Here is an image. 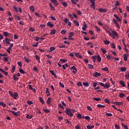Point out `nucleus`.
I'll return each instance as SVG.
<instances>
[{
	"label": "nucleus",
	"mask_w": 129,
	"mask_h": 129,
	"mask_svg": "<svg viewBox=\"0 0 129 129\" xmlns=\"http://www.w3.org/2000/svg\"><path fill=\"white\" fill-rule=\"evenodd\" d=\"M93 99L96 101H99L100 100H101V99L99 98H93Z\"/></svg>",
	"instance_id": "46"
},
{
	"label": "nucleus",
	"mask_w": 129,
	"mask_h": 129,
	"mask_svg": "<svg viewBox=\"0 0 129 129\" xmlns=\"http://www.w3.org/2000/svg\"><path fill=\"white\" fill-rule=\"evenodd\" d=\"M120 70L122 72H125L126 71V68L125 67H121Z\"/></svg>",
	"instance_id": "31"
},
{
	"label": "nucleus",
	"mask_w": 129,
	"mask_h": 129,
	"mask_svg": "<svg viewBox=\"0 0 129 129\" xmlns=\"http://www.w3.org/2000/svg\"><path fill=\"white\" fill-rule=\"evenodd\" d=\"M112 22L114 23V24L116 26L117 28H118V29L120 28L119 27V25H118V23H117V22L114 18H113Z\"/></svg>",
	"instance_id": "10"
},
{
	"label": "nucleus",
	"mask_w": 129,
	"mask_h": 129,
	"mask_svg": "<svg viewBox=\"0 0 129 129\" xmlns=\"http://www.w3.org/2000/svg\"><path fill=\"white\" fill-rule=\"evenodd\" d=\"M24 59L26 63H29V62H30V60L29 59V58H27V57L26 56L24 57Z\"/></svg>",
	"instance_id": "47"
},
{
	"label": "nucleus",
	"mask_w": 129,
	"mask_h": 129,
	"mask_svg": "<svg viewBox=\"0 0 129 129\" xmlns=\"http://www.w3.org/2000/svg\"><path fill=\"white\" fill-rule=\"evenodd\" d=\"M19 72H20L22 74H24V73H26V72H24L23 69H19Z\"/></svg>",
	"instance_id": "50"
},
{
	"label": "nucleus",
	"mask_w": 129,
	"mask_h": 129,
	"mask_svg": "<svg viewBox=\"0 0 129 129\" xmlns=\"http://www.w3.org/2000/svg\"><path fill=\"white\" fill-rule=\"evenodd\" d=\"M11 112L16 117H18V116H20V113H21V112L20 111H18L16 112L13 111H11Z\"/></svg>",
	"instance_id": "7"
},
{
	"label": "nucleus",
	"mask_w": 129,
	"mask_h": 129,
	"mask_svg": "<svg viewBox=\"0 0 129 129\" xmlns=\"http://www.w3.org/2000/svg\"><path fill=\"white\" fill-rule=\"evenodd\" d=\"M39 101L42 103V104H44L45 103V101H44V99L42 98V97H39Z\"/></svg>",
	"instance_id": "37"
},
{
	"label": "nucleus",
	"mask_w": 129,
	"mask_h": 129,
	"mask_svg": "<svg viewBox=\"0 0 129 129\" xmlns=\"http://www.w3.org/2000/svg\"><path fill=\"white\" fill-rule=\"evenodd\" d=\"M0 71H1L2 72H3V73H4L5 75H6V76H8V72L5 71L4 70L0 69Z\"/></svg>",
	"instance_id": "34"
},
{
	"label": "nucleus",
	"mask_w": 129,
	"mask_h": 129,
	"mask_svg": "<svg viewBox=\"0 0 129 129\" xmlns=\"http://www.w3.org/2000/svg\"><path fill=\"white\" fill-rule=\"evenodd\" d=\"M104 101L105 102H106V103H108V104H110V101H109V100H108L107 98H105Z\"/></svg>",
	"instance_id": "36"
},
{
	"label": "nucleus",
	"mask_w": 129,
	"mask_h": 129,
	"mask_svg": "<svg viewBox=\"0 0 129 129\" xmlns=\"http://www.w3.org/2000/svg\"><path fill=\"white\" fill-rule=\"evenodd\" d=\"M51 3L54 4L55 6H58V3H57V0H50Z\"/></svg>",
	"instance_id": "18"
},
{
	"label": "nucleus",
	"mask_w": 129,
	"mask_h": 129,
	"mask_svg": "<svg viewBox=\"0 0 129 129\" xmlns=\"http://www.w3.org/2000/svg\"><path fill=\"white\" fill-rule=\"evenodd\" d=\"M124 77H125V78H126V79H129V73H128V75H125Z\"/></svg>",
	"instance_id": "64"
},
{
	"label": "nucleus",
	"mask_w": 129,
	"mask_h": 129,
	"mask_svg": "<svg viewBox=\"0 0 129 129\" xmlns=\"http://www.w3.org/2000/svg\"><path fill=\"white\" fill-rule=\"evenodd\" d=\"M97 107L99 108H103V107H105V105H101V104H98L97 105Z\"/></svg>",
	"instance_id": "29"
},
{
	"label": "nucleus",
	"mask_w": 129,
	"mask_h": 129,
	"mask_svg": "<svg viewBox=\"0 0 129 129\" xmlns=\"http://www.w3.org/2000/svg\"><path fill=\"white\" fill-rule=\"evenodd\" d=\"M74 36V32H72L69 33V38H72Z\"/></svg>",
	"instance_id": "28"
},
{
	"label": "nucleus",
	"mask_w": 129,
	"mask_h": 129,
	"mask_svg": "<svg viewBox=\"0 0 129 129\" xmlns=\"http://www.w3.org/2000/svg\"><path fill=\"white\" fill-rule=\"evenodd\" d=\"M43 111L46 113H49V112H50V111L47 109H43Z\"/></svg>",
	"instance_id": "52"
},
{
	"label": "nucleus",
	"mask_w": 129,
	"mask_h": 129,
	"mask_svg": "<svg viewBox=\"0 0 129 129\" xmlns=\"http://www.w3.org/2000/svg\"><path fill=\"white\" fill-rule=\"evenodd\" d=\"M27 104H29V105H31V104H33V101H27Z\"/></svg>",
	"instance_id": "58"
},
{
	"label": "nucleus",
	"mask_w": 129,
	"mask_h": 129,
	"mask_svg": "<svg viewBox=\"0 0 129 129\" xmlns=\"http://www.w3.org/2000/svg\"><path fill=\"white\" fill-rule=\"evenodd\" d=\"M13 9L14 10H15L16 12H17V13H20L21 14H22V9H21V8H17L16 7V6H13Z\"/></svg>",
	"instance_id": "6"
},
{
	"label": "nucleus",
	"mask_w": 129,
	"mask_h": 129,
	"mask_svg": "<svg viewBox=\"0 0 129 129\" xmlns=\"http://www.w3.org/2000/svg\"><path fill=\"white\" fill-rule=\"evenodd\" d=\"M11 39H9V38H5V42L6 43V44H8V45H10V44H11Z\"/></svg>",
	"instance_id": "15"
},
{
	"label": "nucleus",
	"mask_w": 129,
	"mask_h": 129,
	"mask_svg": "<svg viewBox=\"0 0 129 129\" xmlns=\"http://www.w3.org/2000/svg\"><path fill=\"white\" fill-rule=\"evenodd\" d=\"M16 71V66H13L12 69H11V72L12 73H14Z\"/></svg>",
	"instance_id": "27"
},
{
	"label": "nucleus",
	"mask_w": 129,
	"mask_h": 129,
	"mask_svg": "<svg viewBox=\"0 0 129 129\" xmlns=\"http://www.w3.org/2000/svg\"><path fill=\"white\" fill-rule=\"evenodd\" d=\"M88 67L89 68V69H93V68H94V67H93V65L91 64H88Z\"/></svg>",
	"instance_id": "42"
},
{
	"label": "nucleus",
	"mask_w": 129,
	"mask_h": 129,
	"mask_svg": "<svg viewBox=\"0 0 129 129\" xmlns=\"http://www.w3.org/2000/svg\"><path fill=\"white\" fill-rule=\"evenodd\" d=\"M62 6L63 7H65V8H66V7H67L68 6L67 3H66V2H62Z\"/></svg>",
	"instance_id": "60"
},
{
	"label": "nucleus",
	"mask_w": 129,
	"mask_h": 129,
	"mask_svg": "<svg viewBox=\"0 0 129 129\" xmlns=\"http://www.w3.org/2000/svg\"><path fill=\"white\" fill-rule=\"evenodd\" d=\"M74 24H75L76 26H77V27H79V23H78V21L77 20H74Z\"/></svg>",
	"instance_id": "30"
},
{
	"label": "nucleus",
	"mask_w": 129,
	"mask_h": 129,
	"mask_svg": "<svg viewBox=\"0 0 129 129\" xmlns=\"http://www.w3.org/2000/svg\"><path fill=\"white\" fill-rule=\"evenodd\" d=\"M99 83L101 85V86H102L103 87H104V88H107V89H108V88L110 87V85L109 84V83H106L105 84H104L103 83L101 82H100Z\"/></svg>",
	"instance_id": "3"
},
{
	"label": "nucleus",
	"mask_w": 129,
	"mask_h": 129,
	"mask_svg": "<svg viewBox=\"0 0 129 129\" xmlns=\"http://www.w3.org/2000/svg\"><path fill=\"white\" fill-rule=\"evenodd\" d=\"M87 28V25L86 24H84V27H82V30L83 31H86V28Z\"/></svg>",
	"instance_id": "43"
},
{
	"label": "nucleus",
	"mask_w": 129,
	"mask_h": 129,
	"mask_svg": "<svg viewBox=\"0 0 129 129\" xmlns=\"http://www.w3.org/2000/svg\"><path fill=\"white\" fill-rule=\"evenodd\" d=\"M90 2L91 4V8H92V9H95V2H94L93 0H90Z\"/></svg>",
	"instance_id": "9"
},
{
	"label": "nucleus",
	"mask_w": 129,
	"mask_h": 129,
	"mask_svg": "<svg viewBox=\"0 0 129 129\" xmlns=\"http://www.w3.org/2000/svg\"><path fill=\"white\" fill-rule=\"evenodd\" d=\"M94 77H98V76H101V74L98 72H95L93 74Z\"/></svg>",
	"instance_id": "14"
},
{
	"label": "nucleus",
	"mask_w": 129,
	"mask_h": 129,
	"mask_svg": "<svg viewBox=\"0 0 129 129\" xmlns=\"http://www.w3.org/2000/svg\"><path fill=\"white\" fill-rule=\"evenodd\" d=\"M29 31H30V32H34L35 31V28H33V27H30L29 28Z\"/></svg>",
	"instance_id": "57"
},
{
	"label": "nucleus",
	"mask_w": 129,
	"mask_h": 129,
	"mask_svg": "<svg viewBox=\"0 0 129 129\" xmlns=\"http://www.w3.org/2000/svg\"><path fill=\"white\" fill-rule=\"evenodd\" d=\"M49 5L50 7L51 11H55V8L53 7V6L51 4V3H49Z\"/></svg>",
	"instance_id": "39"
},
{
	"label": "nucleus",
	"mask_w": 129,
	"mask_h": 129,
	"mask_svg": "<svg viewBox=\"0 0 129 129\" xmlns=\"http://www.w3.org/2000/svg\"><path fill=\"white\" fill-rule=\"evenodd\" d=\"M91 58L93 60H96L97 59V56L96 55H94L93 56H91Z\"/></svg>",
	"instance_id": "62"
},
{
	"label": "nucleus",
	"mask_w": 129,
	"mask_h": 129,
	"mask_svg": "<svg viewBox=\"0 0 129 129\" xmlns=\"http://www.w3.org/2000/svg\"><path fill=\"white\" fill-rule=\"evenodd\" d=\"M3 35L5 37H9V38H12L13 34L11 33H9L7 31H5L3 32Z\"/></svg>",
	"instance_id": "4"
},
{
	"label": "nucleus",
	"mask_w": 129,
	"mask_h": 129,
	"mask_svg": "<svg viewBox=\"0 0 129 129\" xmlns=\"http://www.w3.org/2000/svg\"><path fill=\"white\" fill-rule=\"evenodd\" d=\"M104 43L105 45H109V44H110V41H109V40H106L104 41Z\"/></svg>",
	"instance_id": "33"
},
{
	"label": "nucleus",
	"mask_w": 129,
	"mask_h": 129,
	"mask_svg": "<svg viewBox=\"0 0 129 129\" xmlns=\"http://www.w3.org/2000/svg\"><path fill=\"white\" fill-rule=\"evenodd\" d=\"M123 57H124V61H127V57H128V55H127L126 53H124L123 54Z\"/></svg>",
	"instance_id": "17"
},
{
	"label": "nucleus",
	"mask_w": 129,
	"mask_h": 129,
	"mask_svg": "<svg viewBox=\"0 0 129 129\" xmlns=\"http://www.w3.org/2000/svg\"><path fill=\"white\" fill-rule=\"evenodd\" d=\"M97 60L98 62H101V57L99 55L97 56Z\"/></svg>",
	"instance_id": "26"
},
{
	"label": "nucleus",
	"mask_w": 129,
	"mask_h": 129,
	"mask_svg": "<svg viewBox=\"0 0 129 129\" xmlns=\"http://www.w3.org/2000/svg\"><path fill=\"white\" fill-rule=\"evenodd\" d=\"M60 33L62 35H65V34H66V31H65V30H62L60 31Z\"/></svg>",
	"instance_id": "53"
},
{
	"label": "nucleus",
	"mask_w": 129,
	"mask_h": 129,
	"mask_svg": "<svg viewBox=\"0 0 129 129\" xmlns=\"http://www.w3.org/2000/svg\"><path fill=\"white\" fill-rule=\"evenodd\" d=\"M71 70H74L72 71V73H74V74H76L77 73V69H76V67L73 66L70 68Z\"/></svg>",
	"instance_id": "8"
},
{
	"label": "nucleus",
	"mask_w": 129,
	"mask_h": 129,
	"mask_svg": "<svg viewBox=\"0 0 129 129\" xmlns=\"http://www.w3.org/2000/svg\"><path fill=\"white\" fill-rule=\"evenodd\" d=\"M59 61L60 62H62L63 63H66L67 62V59H63L61 58L59 59Z\"/></svg>",
	"instance_id": "41"
},
{
	"label": "nucleus",
	"mask_w": 129,
	"mask_h": 129,
	"mask_svg": "<svg viewBox=\"0 0 129 129\" xmlns=\"http://www.w3.org/2000/svg\"><path fill=\"white\" fill-rule=\"evenodd\" d=\"M50 102H51V98L48 97L46 101V103L49 105L50 104Z\"/></svg>",
	"instance_id": "32"
},
{
	"label": "nucleus",
	"mask_w": 129,
	"mask_h": 129,
	"mask_svg": "<svg viewBox=\"0 0 129 129\" xmlns=\"http://www.w3.org/2000/svg\"><path fill=\"white\" fill-rule=\"evenodd\" d=\"M59 85L60 86V87H62V88H64V87H65V86H64V84H63V83L61 82L59 83Z\"/></svg>",
	"instance_id": "54"
},
{
	"label": "nucleus",
	"mask_w": 129,
	"mask_h": 129,
	"mask_svg": "<svg viewBox=\"0 0 129 129\" xmlns=\"http://www.w3.org/2000/svg\"><path fill=\"white\" fill-rule=\"evenodd\" d=\"M0 105L3 107H6L7 106V105L3 102H0Z\"/></svg>",
	"instance_id": "35"
},
{
	"label": "nucleus",
	"mask_w": 129,
	"mask_h": 129,
	"mask_svg": "<svg viewBox=\"0 0 129 129\" xmlns=\"http://www.w3.org/2000/svg\"><path fill=\"white\" fill-rule=\"evenodd\" d=\"M51 32L50 33V35H55L56 34V30L54 29L53 30H51Z\"/></svg>",
	"instance_id": "25"
},
{
	"label": "nucleus",
	"mask_w": 129,
	"mask_h": 129,
	"mask_svg": "<svg viewBox=\"0 0 129 129\" xmlns=\"http://www.w3.org/2000/svg\"><path fill=\"white\" fill-rule=\"evenodd\" d=\"M113 16L117 20V22H121V19H119V18L118 17H117V16L116 15L114 14L113 15Z\"/></svg>",
	"instance_id": "16"
},
{
	"label": "nucleus",
	"mask_w": 129,
	"mask_h": 129,
	"mask_svg": "<svg viewBox=\"0 0 129 129\" xmlns=\"http://www.w3.org/2000/svg\"><path fill=\"white\" fill-rule=\"evenodd\" d=\"M0 56L1 57H7V56H8V54H6V53H0Z\"/></svg>",
	"instance_id": "44"
},
{
	"label": "nucleus",
	"mask_w": 129,
	"mask_h": 129,
	"mask_svg": "<svg viewBox=\"0 0 129 129\" xmlns=\"http://www.w3.org/2000/svg\"><path fill=\"white\" fill-rule=\"evenodd\" d=\"M101 50L103 53V54H105L106 53V50L102 48H101Z\"/></svg>",
	"instance_id": "48"
},
{
	"label": "nucleus",
	"mask_w": 129,
	"mask_h": 129,
	"mask_svg": "<svg viewBox=\"0 0 129 129\" xmlns=\"http://www.w3.org/2000/svg\"><path fill=\"white\" fill-rule=\"evenodd\" d=\"M114 104H116V105H118V106H120V105H122L123 104V102H114Z\"/></svg>",
	"instance_id": "11"
},
{
	"label": "nucleus",
	"mask_w": 129,
	"mask_h": 129,
	"mask_svg": "<svg viewBox=\"0 0 129 129\" xmlns=\"http://www.w3.org/2000/svg\"><path fill=\"white\" fill-rule=\"evenodd\" d=\"M50 73H51V75H53L54 77H55V78H57V75L55 74V73H54V71L50 70L49 71Z\"/></svg>",
	"instance_id": "21"
},
{
	"label": "nucleus",
	"mask_w": 129,
	"mask_h": 129,
	"mask_svg": "<svg viewBox=\"0 0 129 129\" xmlns=\"http://www.w3.org/2000/svg\"><path fill=\"white\" fill-rule=\"evenodd\" d=\"M83 85L84 86H85V87H88V86H89V83H88V82H83Z\"/></svg>",
	"instance_id": "22"
},
{
	"label": "nucleus",
	"mask_w": 129,
	"mask_h": 129,
	"mask_svg": "<svg viewBox=\"0 0 129 129\" xmlns=\"http://www.w3.org/2000/svg\"><path fill=\"white\" fill-rule=\"evenodd\" d=\"M73 112H76V110H75V109H70V108H67L66 110L64 111L65 113L67 115H69L70 116H71V117H72L73 116Z\"/></svg>",
	"instance_id": "1"
},
{
	"label": "nucleus",
	"mask_w": 129,
	"mask_h": 129,
	"mask_svg": "<svg viewBox=\"0 0 129 129\" xmlns=\"http://www.w3.org/2000/svg\"><path fill=\"white\" fill-rule=\"evenodd\" d=\"M105 30L106 33H107V34H108V35L110 36V37H112L113 36V35H112V33L109 32V31H110V28H109V27L107 26L106 27H105Z\"/></svg>",
	"instance_id": "5"
},
{
	"label": "nucleus",
	"mask_w": 129,
	"mask_h": 129,
	"mask_svg": "<svg viewBox=\"0 0 129 129\" xmlns=\"http://www.w3.org/2000/svg\"><path fill=\"white\" fill-rule=\"evenodd\" d=\"M119 84L121 85L123 87H125V84H124V82L122 81H119Z\"/></svg>",
	"instance_id": "20"
},
{
	"label": "nucleus",
	"mask_w": 129,
	"mask_h": 129,
	"mask_svg": "<svg viewBox=\"0 0 129 129\" xmlns=\"http://www.w3.org/2000/svg\"><path fill=\"white\" fill-rule=\"evenodd\" d=\"M124 96H125V95L123 93H120L119 95V97H120V98H122L123 97H124Z\"/></svg>",
	"instance_id": "49"
},
{
	"label": "nucleus",
	"mask_w": 129,
	"mask_h": 129,
	"mask_svg": "<svg viewBox=\"0 0 129 129\" xmlns=\"http://www.w3.org/2000/svg\"><path fill=\"white\" fill-rule=\"evenodd\" d=\"M48 27H50V28H53L54 27V24H52L51 22H49L47 23Z\"/></svg>",
	"instance_id": "19"
},
{
	"label": "nucleus",
	"mask_w": 129,
	"mask_h": 129,
	"mask_svg": "<svg viewBox=\"0 0 129 129\" xmlns=\"http://www.w3.org/2000/svg\"><path fill=\"white\" fill-rule=\"evenodd\" d=\"M71 3L73 4V5H77L78 2H77L76 0H71Z\"/></svg>",
	"instance_id": "38"
},
{
	"label": "nucleus",
	"mask_w": 129,
	"mask_h": 129,
	"mask_svg": "<svg viewBox=\"0 0 129 129\" xmlns=\"http://www.w3.org/2000/svg\"><path fill=\"white\" fill-rule=\"evenodd\" d=\"M49 50H50L49 52H52L55 50V47H50Z\"/></svg>",
	"instance_id": "51"
},
{
	"label": "nucleus",
	"mask_w": 129,
	"mask_h": 129,
	"mask_svg": "<svg viewBox=\"0 0 129 129\" xmlns=\"http://www.w3.org/2000/svg\"><path fill=\"white\" fill-rule=\"evenodd\" d=\"M77 117H78V118H82V116H81V114H80V113L78 114Z\"/></svg>",
	"instance_id": "61"
},
{
	"label": "nucleus",
	"mask_w": 129,
	"mask_h": 129,
	"mask_svg": "<svg viewBox=\"0 0 129 129\" xmlns=\"http://www.w3.org/2000/svg\"><path fill=\"white\" fill-rule=\"evenodd\" d=\"M121 124L122 126H123V127H124V129H128V127H127V125H124L123 124V123H121Z\"/></svg>",
	"instance_id": "40"
},
{
	"label": "nucleus",
	"mask_w": 129,
	"mask_h": 129,
	"mask_svg": "<svg viewBox=\"0 0 129 129\" xmlns=\"http://www.w3.org/2000/svg\"><path fill=\"white\" fill-rule=\"evenodd\" d=\"M33 117V116H30V114H27L26 115V118H27L28 119H31V118Z\"/></svg>",
	"instance_id": "45"
},
{
	"label": "nucleus",
	"mask_w": 129,
	"mask_h": 129,
	"mask_svg": "<svg viewBox=\"0 0 129 129\" xmlns=\"http://www.w3.org/2000/svg\"><path fill=\"white\" fill-rule=\"evenodd\" d=\"M13 79H14V80H18V79H19L17 77V76H16V75H13Z\"/></svg>",
	"instance_id": "56"
},
{
	"label": "nucleus",
	"mask_w": 129,
	"mask_h": 129,
	"mask_svg": "<svg viewBox=\"0 0 129 129\" xmlns=\"http://www.w3.org/2000/svg\"><path fill=\"white\" fill-rule=\"evenodd\" d=\"M9 93L14 99H17V98L19 96V94L17 92L12 93L11 91H9Z\"/></svg>",
	"instance_id": "2"
},
{
	"label": "nucleus",
	"mask_w": 129,
	"mask_h": 129,
	"mask_svg": "<svg viewBox=\"0 0 129 129\" xmlns=\"http://www.w3.org/2000/svg\"><path fill=\"white\" fill-rule=\"evenodd\" d=\"M39 45V42H36L35 44H32V46L33 47H38V45Z\"/></svg>",
	"instance_id": "55"
},
{
	"label": "nucleus",
	"mask_w": 129,
	"mask_h": 129,
	"mask_svg": "<svg viewBox=\"0 0 129 129\" xmlns=\"http://www.w3.org/2000/svg\"><path fill=\"white\" fill-rule=\"evenodd\" d=\"M29 9L31 12H32V13H34V12H35V8H34V6H30L29 7Z\"/></svg>",
	"instance_id": "23"
},
{
	"label": "nucleus",
	"mask_w": 129,
	"mask_h": 129,
	"mask_svg": "<svg viewBox=\"0 0 129 129\" xmlns=\"http://www.w3.org/2000/svg\"><path fill=\"white\" fill-rule=\"evenodd\" d=\"M35 57L36 60H40V56H38V55L36 54Z\"/></svg>",
	"instance_id": "63"
},
{
	"label": "nucleus",
	"mask_w": 129,
	"mask_h": 129,
	"mask_svg": "<svg viewBox=\"0 0 129 129\" xmlns=\"http://www.w3.org/2000/svg\"><path fill=\"white\" fill-rule=\"evenodd\" d=\"M112 35H113V36L111 37H113V36H114L115 37H118V34H117V32L113 30H112Z\"/></svg>",
	"instance_id": "12"
},
{
	"label": "nucleus",
	"mask_w": 129,
	"mask_h": 129,
	"mask_svg": "<svg viewBox=\"0 0 129 129\" xmlns=\"http://www.w3.org/2000/svg\"><path fill=\"white\" fill-rule=\"evenodd\" d=\"M83 118H85V119H86V120H88V121H89V120H90L91 118H90V117L88 116H86L85 117H83Z\"/></svg>",
	"instance_id": "24"
},
{
	"label": "nucleus",
	"mask_w": 129,
	"mask_h": 129,
	"mask_svg": "<svg viewBox=\"0 0 129 129\" xmlns=\"http://www.w3.org/2000/svg\"><path fill=\"white\" fill-rule=\"evenodd\" d=\"M98 11L100 12V13H106V9L100 8L98 9Z\"/></svg>",
	"instance_id": "13"
},
{
	"label": "nucleus",
	"mask_w": 129,
	"mask_h": 129,
	"mask_svg": "<svg viewBox=\"0 0 129 129\" xmlns=\"http://www.w3.org/2000/svg\"><path fill=\"white\" fill-rule=\"evenodd\" d=\"M102 70H103L104 71H108V68L105 67L103 69H102Z\"/></svg>",
	"instance_id": "59"
}]
</instances>
